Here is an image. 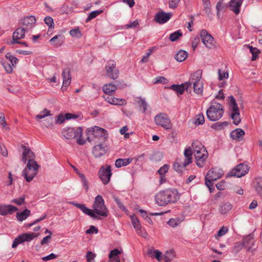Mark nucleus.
<instances>
[{"instance_id":"nucleus-1","label":"nucleus","mask_w":262,"mask_h":262,"mask_svg":"<svg viewBox=\"0 0 262 262\" xmlns=\"http://www.w3.org/2000/svg\"><path fill=\"white\" fill-rule=\"evenodd\" d=\"M80 209L84 213L96 219H99L101 216L106 217L108 215V210L104 204V201L100 195H98L95 199L94 203L93 205V210L87 208L84 205L81 204L74 203L72 202H69Z\"/></svg>"},{"instance_id":"nucleus-2","label":"nucleus","mask_w":262,"mask_h":262,"mask_svg":"<svg viewBox=\"0 0 262 262\" xmlns=\"http://www.w3.org/2000/svg\"><path fill=\"white\" fill-rule=\"evenodd\" d=\"M179 198L178 191L173 189L161 191L155 196L156 203L159 206H164L168 204L175 203Z\"/></svg>"},{"instance_id":"nucleus-3","label":"nucleus","mask_w":262,"mask_h":262,"mask_svg":"<svg viewBox=\"0 0 262 262\" xmlns=\"http://www.w3.org/2000/svg\"><path fill=\"white\" fill-rule=\"evenodd\" d=\"M87 139L90 143H105L108 138L107 132L101 127L95 126L87 130Z\"/></svg>"},{"instance_id":"nucleus-4","label":"nucleus","mask_w":262,"mask_h":262,"mask_svg":"<svg viewBox=\"0 0 262 262\" xmlns=\"http://www.w3.org/2000/svg\"><path fill=\"white\" fill-rule=\"evenodd\" d=\"M201 78V71L198 70L191 74L189 81L186 82V84L187 85L186 91H190V89L192 88L196 94L202 96L203 93V82Z\"/></svg>"},{"instance_id":"nucleus-5","label":"nucleus","mask_w":262,"mask_h":262,"mask_svg":"<svg viewBox=\"0 0 262 262\" xmlns=\"http://www.w3.org/2000/svg\"><path fill=\"white\" fill-rule=\"evenodd\" d=\"M192 154L194 156L196 165L199 167H203L208 157L207 150L201 143L198 141L192 143Z\"/></svg>"},{"instance_id":"nucleus-6","label":"nucleus","mask_w":262,"mask_h":262,"mask_svg":"<svg viewBox=\"0 0 262 262\" xmlns=\"http://www.w3.org/2000/svg\"><path fill=\"white\" fill-rule=\"evenodd\" d=\"M223 114V106L217 102H212L211 106L206 111L207 118L212 121L219 120Z\"/></svg>"},{"instance_id":"nucleus-7","label":"nucleus","mask_w":262,"mask_h":262,"mask_svg":"<svg viewBox=\"0 0 262 262\" xmlns=\"http://www.w3.org/2000/svg\"><path fill=\"white\" fill-rule=\"evenodd\" d=\"M185 159L182 161L180 159L177 160L173 164L174 169L180 173H182L185 167L192 162V149L189 147L186 148L184 152Z\"/></svg>"},{"instance_id":"nucleus-8","label":"nucleus","mask_w":262,"mask_h":262,"mask_svg":"<svg viewBox=\"0 0 262 262\" xmlns=\"http://www.w3.org/2000/svg\"><path fill=\"white\" fill-rule=\"evenodd\" d=\"M223 174V170L218 168H213L208 171L205 177V184L210 192H212V189H213V188H212V182L221 178Z\"/></svg>"},{"instance_id":"nucleus-9","label":"nucleus","mask_w":262,"mask_h":262,"mask_svg":"<svg viewBox=\"0 0 262 262\" xmlns=\"http://www.w3.org/2000/svg\"><path fill=\"white\" fill-rule=\"evenodd\" d=\"M38 165L36 161L28 162L27 167L23 171V176L24 177L26 181L31 182L38 172Z\"/></svg>"},{"instance_id":"nucleus-10","label":"nucleus","mask_w":262,"mask_h":262,"mask_svg":"<svg viewBox=\"0 0 262 262\" xmlns=\"http://www.w3.org/2000/svg\"><path fill=\"white\" fill-rule=\"evenodd\" d=\"M82 129L81 127H69L67 129V139H75L78 144L82 145L86 142V140L81 138Z\"/></svg>"},{"instance_id":"nucleus-11","label":"nucleus","mask_w":262,"mask_h":262,"mask_svg":"<svg viewBox=\"0 0 262 262\" xmlns=\"http://www.w3.org/2000/svg\"><path fill=\"white\" fill-rule=\"evenodd\" d=\"M155 123L166 130L172 128V124L168 115L165 113H159L154 118Z\"/></svg>"},{"instance_id":"nucleus-12","label":"nucleus","mask_w":262,"mask_h":262,"mask_svg":"<svg viewBox=\"0 0 262 262\" xmlns=\"http://www.w3.org/2000/svg\"><path fill=\"white\" fill-rule=\"evenodd\" d=\"M106 75L112 79H117L119 75V70L116 68L115 60H110L105 66Z\"/></svg>"},{"instance_id":"nucleus-13","label":"nucleus","mask_w":262,"mask_h":262,"mask_svg":"<svg viewBox=\"0 0 262 262\" xmlns=\"http://www.w3.org/2000/svg\"><path fill=\"white\" fill-rule=\"evenodd\" d=\"M249 170L248 165L244 163H241L236 167L233 168L228 174V177H242L246 175Z\"/></svg>"},{"instance_id":"nucleus-14","label":"nucleus","mask_w":262,"mask_h":262,"mask_svg":"<svg viewBox=\"0 0 262 262\" xmlns=\"http://www.w3.org/2000/svg\"><path fill=\"white\" fill-rule=\"evenodd\" d=\"M38 234L34 233H26L19 235L15 238L12 243V248H16L19 244H20L25 242H30L34 238L37 237Z\"/></svg>"},{"instance_id":"nucleus-15","label":"nucleus","mask_w":262,"mask_h":262,"mask_svg":"<svg viewBox=\"0 0 262 262\" xmlns=\"http://www.w3.org/2000/svg\"><path fill=\"white\" fill-rule=\"evenodd\" d=\"M200 36L202 42L206 48L212 49L215 47L213 37L206 30H203L201 31Z\"/></svg>"},{"instance_id":"nucleus-16","label":"nucleus","mask_w":262,"mask_h":262,"mask_svg":"<svg viewBox=\"0 0 262 262\" xmlns=\"http://www.w3.org/2000/svg\"><path fill=\"white\" fill-rule=\"evenodd\" d=\"M112 174L111 167L110 165L107 166L106 168L102 166L98 171L99 177L104 185L110 182Z\"/></svg>"},{"instance_id":"nucleus-17","label":"nucleus","mask_w":262,"mask_h":262,"mask_svg":"<svg viewBox=\"0 0 262 262\" xmlns=\"http://www.w3.org/2000/svg\"><path fill=\"white\" fill-rule=\"evenodd\" d=\"M25 27H20L16 29L12 35V40L8 42L7 43L12 45L16 43H19V39L24 38L25 32H27Z\"/></svg>"},{"instance_id":"nucleus-18","label":"nucleus","mask_w":262,"mask_h":262,"mask_svg":"<svg viewBox=\"0 0 262 262\" xmlns=\"http://www.w3.org/2000/svg\"><path fill=\"white\" fill-rule=\"evenodd\" d=\"M92 150L93 155L95 158H100L103 156L107 151V146L105 143H97Z\"/></svg>"},{"instance_id":"nucleus-19","label":"nucleus","mask_w":262,"mask_h":262,"mask_svg":"<svg viewBox=\"0 0 262 262\" xmlns=\"http://www.w3.org/2000/svg\"><path fill=\"white\" fill-rule=\"evenodd\" d=\"M36 18L34 16L25 17L20 20V24L21 27H25L27 31L32 29L36 23Z\"/></svg>"},{"instance_id":"nucleus-20","label":"nucleus","mask_w":262,"mask_h":262,"mask_svg":"<svg viewBox=\"0 0 262 262\" xmlns=\"http://www.w3.org/2000/svg\"><path fill=\"white\" fill-rule=\"evenodd\" d=\"M171 17V13H165L163 11L158 12L155 16L154 20L157 23L162 24L167 22Z\"/></svg>"},{"instance_id":"nucleus-21","label":"nucleus","mask_w":262,"mask_h":262,"mask_svg":"<svg viewBox=\"0 0 262 262\" xmlns=\"http://www.w3.org/2000/svg\"><path fill=\"white\" fill-rule=\"evenodd\" d=\"M18 208L11 205H0V214L2 215H7L8 214H11L14 212L17 211Z\"/></svg>"},{"instance_id":"nucleus-22","label":"nucleus","mask_w":262,"mask_h":262,"mask_svg":"<svg viewBox=\"0 0 262 262\" xmlns=\"http://www.w3.org/2000/svg\"><path fill=\"white\" fill-rule=\"evenodd\" d=\"M35 155L34 153L28 148L24 146V150L23 153L22 161L26 163L28 160V162L35 161L34 160Z\"/></svg>"},{"instance_id":"nucleus-23","label":"nucleus","mask_w":262,"mask_h":262,"mask_svg":"<svg viewBox=\"0 0 262 262\" xmlns=\"http://www.w3.org/2000/svg\"><path fill=\"white\" fill-rule=\"evenodd\" d=\"M104 99L109 103L114 105H123L125 104V100L122 99H118L113 97L110 94H105Z\"/></svg>"},{"instance_id":"nucleus-24","label":"nucleus","mask_w":262,"mask_h":262,"mask_svg":"<svg viewBox=\"0 0 262 262\" xmlns=\"http://www.w3.org/2000/svg\"><path fill=\"white\" fill-rule=\"evenodd\" d=\"M243 2V0H231L229 4L230 10L236 14H238L239 13V8Z\"/></svg>"},{"instance_id":"nucleus-25","label":"nucleus","mask_w":262,"mask_h":262,"mask_svg":"<svg viewBox=\"0 0 262 262\" xmlns=\"http://www.w3.org/2000/svg\"><path fill=\"white\" fill-rule=\"evenodd\" d=\"M242 243L244 247H245V248H247V250L253 251L255 249V248H254L253 247L254 246V239L250 235H249L245 237L243 239Z\"/></svg>"},{"instance_id":"nucleus-26","label":"nucleus","mask_w":262,"mask_h":262,"mask_svg":"<svg viewBox=\"0 0 262 262\" xmlns=\"http://www.w3.org/2000/svg\"><path fill=\"white\" fill-rule=\"evenodd\" d=\"M245 132L241 128H237L230 133L231 138L233 139L239 141L242 140V138L245 135Z\"/></svg>"},{"instance_id":"nucleus-27","label":"nucleus","mask_w":262,"mask_h":262,"mask_svg":"<svg viewBox=\"0 0 262 262\" xmlns=\"http://www.w3.org/2000/svg\"><path fill=\"white\" fill-rule=\"evenodd\" d=\"M121 253V252L117 249H115L111 251L108 255V262H120V259L118 255Z\"/></svg>"},{"instance_id":"nucleus-28","label":"nucleus","mask_w":262,"mask_h":262,"mask_svg":"<svg viewBox=\"0 0 262 262\" xmlns=\"http://www.w3.org/2000/svg\"><path fill=\"white\" fill-rule=\"evenodd\" d=\"M64 41V37L63 35H56L50 40L51 43L53 45L60 46L63 43Z\"/></svg>"},{"instance_id":"nucleus-29","label":"nucleus","mask_w":262,"mask_h":262,"mask_svg":"<svg viewBox=\"0 0 262 262\" xmlns=\"http://www.w3.org/2000/svg\"><path fill=\"white\" fill-rule=\"evenodd\" d=\"M130 219L132 221V223L134 227V228L136 230L137 233L138 234H140L141 232V226L140 224V222L139 219L137 217V216L135 215H132L130 216Z\"/></svg>"},{"instance_id":"nucleus-30","label":"nucleus","mask_w":262,"mask_h":262,"mask_svg":"<svg viewBox=\"0 0 262 262\" xmlns=\"http://www.w3.org/2000/svg\"><path fill=\"white\" fill-rule=\"evenodd\" d=\"M187 85L186 84V82L181 85H175L173 84L171 86V89L177 92L180 95H182L185 90L186 91V88Z\"/></svg>"},{"instance_id":"nucleus-31","label":"nucleus","mask_w":262,"mask_h":262,"mask_svg":"<svg viewBox=\"0 0 262 262\" xmlns=\"http://www.w3.org/2000/svg\"><path fill=\"white\" fill-rule=\"evenodd\" d=\"M132 161L130 158L127 159H118L115 162V166L117 168L121 167L122 166H125L129 164Z\"/></svg>"},{"instance_id":"nucleus-32","label":"nucleus","mask_w":262,"mask_h":262,"mask_svg":"<svg viewBox=\"0 0 262 262\" xmlns=\"http://www.w3.org/2000/svg\"><path fill=\"white\" fill-rule=\"evenodd\" d=\"M31 212L29 210L26 209L23 212H18L16 214V218L19 222H23L30 216Z\"/></svg>"},{"instance_id":"nucleus-33","label":"nucleus","mask_w":262,"mask_h":262,"mask_svg":"<svg viewBox=\"0 0 262 262\" xmlns=\"http://www.w3.org/2000/svg\"><path fill=\"white\" fill-rule=\"evenodd\" d=\"M232 208V206L229 203H223L220 206L219 211L222 214H226Z\"/></svg>"},{"instance_id":"nucleus-34","label":"nucleus","mask_w":262,"mask_h":262,"mask_svg":"<svg viewBox=\"0 0 262 262\" xmlns=\"http://www.w3.org/2000/svg\"><path fill=\"white\" fill-rule=\"evenodd\" d=\"M230 105L231 107L232 113H239L238 107L236 102L235 99L232 96L229 97Z\"/></svg>"},{"instance_id":"nucleus-35","label":"nucleus","mask_w":262,"mask_h":262,"mask_svg":"<svg viewBox=\"0 0 262 262\" xmlns=\"http://www.w3.org/2000/svg\"><path fill=\"white\" fill-rule=\"evenodd\" d=\"M148 254L152 258H156L159 261L162 259V253L158 250H150Z\"/></svg>"},{"instance_id":"nucleus-36","label":"nucleus","mask_w":262,"mask_h":262,"mask_svg":"<svg viewBox=\"0 0 262 262\" xmlns=\"http://www.w3.org/2000/svg\"><path fill=\"white\" fill-rule=\"evenodd\" d=\"M116 89V85L113 84H106L103 87V91L105 94H110L115 92Z\"/></svg>"},{"instance_id":"nucleus-37","label":"nucleus","mask_w":262,"mask_h":262,"mask_svg":"<svg viewBox=\"0 0 262 262\" xmlns=\"http://www.w3.org/2000/svg\"><path fill=\"white\" fill-rule=\"evenodd\" d=\"M187 52L184 50L179 51L175 56L176 59L179 61L182 62L184 61L187 57Z\"/></svg>"},{"instance_id":"nucleus-38","label":"nucleus","mask_w":262,"mask_h":262,"mask_svg":"<svg viewBox=\"0 0 262 262\" xmlns=\"http://www.w3.org/2000/svg\"><path fill=\"white\" fill-rule=\"evenodd\" d=\"M175 257V254L173 250H170L169 251H167L164 255V259L165 262H170Z\"/></svg>"},{"instance_id":"nucleus-39","label":"nucleus","mask_w":262,"mask_h":262,"mask_svg":"<svg viewBox=\"0 0 262 262\" xmlns=\"http://www.w3.org/2000/svg\"><path fill=\"white\" fill-rule=\"evenodd\" d=\"M51 116L52 115L51 114L50 112L47 109L45 108L40 112L39 114L36 115L35 118L37 120H39L45 118L46 117Z\"/></svg>"},{"instance_id":"nucleus-40","label":"nucleus","mask_w":262,"mask_h":262,"mask_svg":"<svg viewBox=\"0 0 262 262\" xmlns=\"http://www.w3.org/2000/svg\"><path fill=\"white\" fill-rule=\"evenodd\" d=\"M137 102L140 109H142V112L145 113L147 110V103L145 99L140 98H138V100L137 101Z\"/></svg>"},{"instance_id":"nucleus-41","label":"nucleus","mask_w":262,"mask_h":262,"mask_svg":"<svg viewBox=\"0 0 262 262\" xmlns=\"http://www.w3.org/2000/svg\"><path fill=\"white\" fill-rule=\"evenodd\" d=\"M248 48L249 49L250 52L252 54V60H255L258 57V55L259 53V51L256 48H253L252 46H248Z\"/></svg>"},{"instance_id":"nucleus-42","label":"nucleus","mask_w":262,"mask_h":262,"mask_svg":"<svg viewBox=\"0 0 262 262\" xmlns=\"http://www.w3.org/2000/svg\"><path fill=\"white\" fill-rule=\"evenodd\" d=\"M5 57L11 62L12 66L15 67L18 62V59L10 53H7Z\"/></svg>"},{"instance_id":"nucleus-43","label":"nucleus","mask_w":262,"mask_h":262,"mask_svg":"<svg viewBox=\"0 0 262 262\" xmlns=\"http://www.w3.org/2000/svg\"><path fill=\"white\" fill-rule=\"evenodd\" d=\"M45 23L49 27V29H53L54 27L53 19L50 16H46L44 18Z\"/></svg>"},{"instance_id":"nucleus-44","label":"nucleus","mask_w":262,"mask_h":262,"mask_svg":"<svg viewBox=\"0 0 262 262\" xmlns=\"http://www.w3.org/2000/svg\"><path fill=\"white\" fill-rule=\"evenodd\" d=\"M182 33L180 30L171 33L169 36V39L171 41H176L179 37L182 36Z\"/></svg>"},{"instance_id":"nucleus-45","label":"nucleus","mask_w":262,"mask_h":262,"mask_svg":"<svg viewBox=\"0 0 262 262\" xmlns=\"http://www.w3.org/2000/svg\"><path fill=\"white\" fill-rule=\"evenodd\" d=\"M239 115V113H232L231 115V118L233 121V122L236 125H238L241 122V119L240 118Z\"/></svg>"},{"instance_id":"nucleus-46","label":"nucleus","mask_w":262,"mask_h":262,"mask_svg":"<svg viewBox=\"0 0 262 262\" xmlns=\"http://www.w3.org/2000/svg\"><path fill=\"white\" fill-rule=\"evenodd\" d=\"M78 176L80 178L83 186L85 188L86 191H88L89 189V182L86 179L85 176L82 173L79 174Z\"/></svg>"},{"instance_id":"nucleus-47","label":"nucleus","mask_w":262,"mask_h":262,"mask_svg":"<svg viewBox=\"0 0 262 262\" xmlns=\"http://www.w3.org/2000/svg\"><path fill=\"white\" fill-rule=\"evenodd\" d=\"M1 62L7 73H11L12 72L13 67L14 66H12L11 64L7 62H4L2 60Z\"/></svg>"},{"instance_id":"nucleus-48","label":"nucleus","mask_w":262,"mask_h":262,"mask_svg":"<svg viewBox=\"0 0 262 262\" xmlns=\"http://www.w3.org/2000/svg\"><path fill=\"white\" fill-rule=\"evenodd\" d=\"M70 34L74 37H76L77 38H79L81 37L82 34L79 30V28H76L71 30L70 31Z\"/></svg>"},{"instance_id":"nucleus-49","label":"nucleus","mask_w":262,"mask_h":262,"mask_svg":"<svg viewBox=\"0 0 262 262\" xmlns=\"http://www.w3.org/2000/svg\"><path fill=\"white\" fill-rule=\"evenodd\" d=\"M205 122L204 116L202 114H199L195 117L194 124L196 125L203 124Z\"/></svg>"},{"instance_id":"nucleus-50","label":"nucleus","mask_w":262,"mask_h":262,"mask_svg":"<svg viewBox=\"0 0 262 262\" xmlns=\"http://www.w3.org/2000/svg\"><path fill=\"white\" fill-rule=\"evenodd\" d=\"M113 199H114V201H115V202L116 203V204H117L118 207L120 208V209H121V210H122L124 212L127 211V210L126 209L125 207L123 205V204L122 203L120 199L118 197L114 196Z\"/></svg>"},{"instance_id":"nucleus-51","label":"nucleus","mask_w":262,"mask_h":262,"mask_svg":"<svg viewBox=\"0 0 262 262\" xmlns=\"http://www.w3.org/2000/svg\"><path fill=\"white\" fill-rule=\"evenodd\" d=\"M102 12H103L102 10H96V11L91 12L89 14V15L86 19V21H90V20L92 19L93 18H95L98 15L102 13Z\"/></svg>"},{"instance_id":"nucleus-52","label":"nucleus","mask_w":262,"mask_h":262,"mask_svg":"<svg viewBox=\"0 0 262 262\" xmlns=\"http://www.w3.org/2000/svg\"><path fill=\"white\" fill-rule=\"evenodd\" d=\"M255 189L257 193L262 196V178L258 179L257 184L255 186Z\"/></svg>"},{"instance_id":"nucleus-53","label":"nucleus","mask_w":262,"mask_h":262,"mask_svg":"<svg viewBox=\"0 0 262 262\" xmlns=\"http://www.w3.org/2000/svg\"><path fill=\"white\" fill-rule=\"evenodd\" d=\"M25 196H22L20 198L12 200L11 202L14 203L17 205L20 206L25 203Z\"/></svg>"},{"instance_id":"nucleus-54","label":"nucleus","mask_w":262,"mask_h":262,"mask_svg":"<svg viewBox=\"0 0 262 262\" xmlns=\"http://www.w3.org/2000/svg\"><path fill=\"white\" fill-rule=\"evenodd\" d=\"M244 247L243 243H237L235 244L232 249V252L234 253H237Z\"/></svg>"},{"instance_id":"nucleus-55","label":"nucleus","mask_w":262,"mask_h":262,"mask_svg":"<svg viewBox=\"0 0 262 262\" xmlns=\"http://www.w3.org/2000/svg\"><path fill=\"white\" fill-rule=\"evenodd\" d=\"M219 79L222 80L224 79H227L228 78V73L227 72L222 71L220 69L218 70Z\"/></svg>"},{"instance_id":"nucleus-56","label":"nucleus","mask_w":262,"mask_h":262,"mask_svg":"<svg viewBox=\"0 0 262 262\" xmlns=\"http://www.w3.org/2000/svg\"><path fill=\"white\" fill-rule=\"evenodd\" d=\"M180 223L178 219H170L167 222V224L171 227H177Z\"/></svg>"},{"instance_id":"nucleus-57","label":"nucleus","mask_w":262,"mask_h":262,"mask_svg":"<svg viewBox=\"0 0 262 262\" xmlns=\"http://www.w3.org/2000/svg\"><path fill=\"white\" fill-rule=\"evenodd\" d=\"M169 169V165L167 164L164 165L158 171V173L161 176H164L167 172Z\"/></svg>"},{"instance_id":"nucleus-58","label":"nucleus","mask_w":262,"mask_h":262,"mask_svg":"<svg viewBox=\"0 0 262 262\" xmlns=\"http://www.w3.org/2000/svg\"><path fill=\"white\" fill-rule=\"evenodd\" d=\"M78 118H79L80 120L81 119L82 117L81 114L67 113V120L71 119L76 120Z\"/></svg>"},{"instance_id":"nucleus-59","label":"nucleus","mask_w":262,"mask_h":262,"mask_svg":"<svg viewBox=\"0 0 262 262\" xmlns=\"http://www.w3.org/2000/svg\"><path fill=\"white\" fill-rule=\"evenodd\" d=\"M66 120V115L61 114L59 115L55 120V123L58 124L63 123Z\"/></svg>"},{"instance_id":"nucleus-60","label":"nucleus","mask_w":262,"mask_h":262,"mask_svg":"<svg viewBox=\"0 0 262 262\" xmlns=\"http://www.w3.org/2000/svg\"><path fill=\"white\" fill-rule=\"evenodd\" d=\"M154 48L149 49V52L148 53H147L146 54L142 57V58L141 60V62H147L148 61V58H149V56L150 55L151 53L154 51Z\"/></svg>"},{"instance_id":"nucleus-61","label":"nucleus","mask_w":262,"mask_h":262,"mask_svg":"<svg viewBox=\"0 0 262 262\" xmlns=\"http://www.w3.org/2000/svg\"><path fill=\"white\" fill-rule=\"evenodd\" d=\"M224 8V5L223 3V0H220L216 4V9L217 11V15H219V12Z\"/></svg>"},{"instance_id":"nucleus-62","label":"nucleus","mask_w":262,"mask_h":262,"mask_svg":"<svg viewBox=\"0 0 262 262\" xmlns=\"http://www.w3.org/2000/svg\"><path fill=\"white\" fill-rule=\"evenodd\" d=\"M95 257L96 255L91 251L88 252L86 255L88 262H92Z\"/></svg>"},{"instance_id":"nucleus-63","label":"nucleus","mask_w":262,"mask_h":262,"mask_svg":"<svg viewBox=\"0 0 262 262\" xmlns=\"http://www.w3.org/2000/svg\"><path fill=\"white\" fill-rule=\"evenodd\" d=\"M180 0H169V6L170 8H176L179 3Z\"/></svg>"},{"instance_id":"nucleus-64","label":"nucleus","mask_w":262,"mask_h":262,"mask_svg":"<svg viewBox=\"0 0 262 262\" xmlns=\"http://www.w3.org/2000/svg\"><path fill=\"white\" fill-rule=\"evenodd\" d=\"M228 231V228L226 227H222L218 231L217 235L219 237L225 235Z\"/></svg>"}]
</instances>
